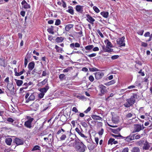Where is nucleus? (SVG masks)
<instances>
[{
    "instance_id": "obj_1",
    "label": "nucleus",
    "mask_w": 152,
    "mask_h": 152,
    "mask_svg": "<svg viewBox=\"0 0 152 152\" xmlns=\"http://www.w3.org/2000/svg\"><path fill=\"white\" fill-rule=\"evenodd\" d=\"M137 99L136 94H134L131 97L126 100L127 102L124 104V106L126 107H129L132 105L135 102V100Z\"/></svg>"
},
{
    "instance_id": "obj_2",
    "label": "nucleus",
    "mask_w": 152,
    "mask_h": 152,
    "mask_svg": "<svg viewBox=\"0 0 152 152\" xmlns=\"http://www.w3.org/2000/svg\"><path fill=\"white\" fill-rule=\"evenodd\" d=\"M75 141L76 142V144L77 143V142L78 143L76 146L77 150L79 152H84L86 149V146L82 142H79L78 140L75 139Z\"/></svg>"
},
{
    "instance_id": "obj_3",
    "label": "nucleus",
    "mask_w": 152,
    "mask_h": 152,
    "mask_svg": "<svg viewBox=\"0 0 152 152\" xmlns=\"http://www.w3.org/2000/svg\"><path fill=\"white\" fill-rule=\"evenodd\" d=\"M58 119L60 118V120L58 122L59 126L64 125L67 120L66 116L62 114V113H60L58 116Z\"/></svg>"
},
{
    "instance_id": "obj_4",
    "label": "nucleus",
    "mask_w": 152,
    "mask_h": 152,
    "mask_svg": "<svg viewBox=\"0 0 152 152\" xmlns=\"http://www.w3.org/2000/svg\"><path fill=\"white\" fill-rule=\"evenodd\" d=\"M27 120L24 123V126L28 129H31L32 127V122L34 120L33 118L30 116H27L26 117Z\"/></svg>"
},
{
    "instance_id": "obj_5",
    "label": "nucleus",
    "mask_w": 152,
    "mask_h": 152,
    "mask_svg": "<svg viewBox=\"0 0 152 152\" xmlns=\"http://www.w3.org/2000/svg\"><path fill=\"white\" fill-rule=\"evenodd\" d=\"M125 37L123 36L121 37L118 38L117 39V44L119 47H121L125 46Z\"/></svg>"
},
{
    "instance_id": "obj_6",
    "label": "nucleus",
    "mask_w": 152,
    "mask_h": 152,
    "mask_svg": "<svg viewBox=\"0 0 152 152\" xmlns=\"http://www.w3.org/2000/svg\"><path fill=\"white\" fill-rule=\"evenodd\" d=\"M135 135V134H131L129 135L126 137H124L121 135H119V137H121V138L124 139L126 142H128L134 140Z\"/></svg>"
},
{
    "instance_id": "obj_7",
    "label": "nucleus",
    "mask_w": 152,
    "mask_h": 152,
    "mask_svg": "<svg viewBox=\"0 0 152 152\" xmlns=\"http://www.w3.org/2000/svg\"><path fill=\"white\" fill-rule=\"evenodd\" d=\"M151 143L146 141L143 144L142 149L143 150H149V151H152V146L151 147Z\"/></svg>"
},
{
    "instance_id": "obj_8",
    "label": "nucleus",
    "mask_w": 152,
    "mask_h": 152,
    "mask_svg": "<svg viewBox=\"0 0 152 152\" xmlns=\"http://www.w3.org/2000/svg\"><path fill=\"white\" fill-rule=\"evenodd\" d=\"M143 125L141 124H134V132H138L140 130L143 129Z\"/></svg>"
},
{
    "instance_id": "obj_9",
    "label": "nucleus",
    "mask_w": 152,
    "mask_h": 152,
    "mask_svg": "<svg viewBox=\"0 0 152 152\" xmlns=\"http://www.w3.org/2000/svg\"><path fill=\"white\" fill-rule=\"evenodd\" d=\"M21 4L22 5L23 8L26 9H30L31 7V6L28 4L25 0H23L22 1Z\"/></svg>"
},
{
    "instance_id": "obj_10",
    "label": "nucleus",
    "mask_w": 152,
    "mask_h": 152,
    "mask_svg": "<svg viewBox=\"0 0 152 152\" xmlns=\"http://www.w3.org/2000/svg\"><path fill=\"white\" fill-rule=\"evenodd\" d=\"M95 78L98 80L101 79L104 75V73L102 71L97 72L95 73Z\"/></svg>"
},
{
    "instance_id": "obj_11",
    "label": "nucleus",
    "mask_w": 152,
    "mask_h": 152,
    "mask_svg": "<svg viewBox=\"0 0 152 152\" xmlns=\"http://www.w3.org/2000/svg\"><path fill=\"white\" fill-rule=\"evenodd\" d=\"M84 6L80 5H77L75 6V9L77 12L82 13L83 11Z\"/></svg>"
},
{
    "instance_id": "obj_12",
    "label": "nucleus",
    "mask_w": 152,
    "mask_h": 152,
    "mask_svg": "<svg viewBox=\"0 0 152 152\" xmlns=\"http://www.w3.org/2000/svg\"><path fill=\"white\" fill-rule=\"evenodd\" d=\"M86 16L87 18L86 20L91 24H94L95 20L89 14H87Z\"/></svg>"
},
{
    "instance_id": "obj_13",
    "label": "nucleus",
    "mask_w": 152,
    "mask_h": 152,
    "mask_svg": "<svg viewBox=\"0 0 152 152\" xmlns=\"http://www.w3.org/2000/svg\"><path fill=\"white\" fill-rule=\"evenodd\" d=\"M101 92V96L104 95L106 91V87L102 85H101L99 86Z\"/></svg>"
},
{
    "instance_id": "obj_14",
    "label": "nucleus",
    "mask_w": 152,
    "mask_h": 152,
    "mask_svg": "<svg viewBox=\"0 0 152 152\" xmlns=\"http://www.w3.org/2000/svg\"><path fill=\"white\" fill-rule=\"evenodd\" d=\"M80 46V44L77 42L73 43L70 45V47L74 50H77V49L75 48H79Z\"/></svg>"
},
{
    "instance_id": "obj_15",
    "label": "nucleus",
    "mask_w": 152,
    "mask_h": 152,
    "mask_svg": "<svg viewBox=\"0 0 152 152\" xmlns=\"http://www.w3.org/2000/svg\"><path fill=\"white\" fill-rule=\"evenodd\" d=\"M75 130L81 137L84 138L86 137L84 134L81 133V132L83 130L81 128L79 129L77 127L75 128Z\"/></svg>"
},
{
    "instance_id": "obj_16",
    "label": "nucleus",
    "mask_w": 152,
    "mask_h": 152,
    "mask_svg": "<svg viewBox=\"0 0 152 152\" xmlns=\"http://www.w3.org/2000/svg\"><path fill=\"white\" fill-rule=\"evenodd\" d=\"M14 142L17 145H22L23 143V140L18 138H16L14 140Z\"/></svg>"
},
{
    "instance_id": "obj_17",
    "label": "nucleus",
    "mask_w": 152,
    "mask_h": 152,
    "mask_svg": "<svg viewBox=\"0 0 152 152\" xmlns=\"http://www.w3.org/2000/svg\"><path fill=\"white\" fill-rule=\"evenodd\" d=\"M35 63L33 61L30 62L28 65V68L29 71L32 70L34 68L35 66Z\"/></svg>"
},
{
    "instance_id": "obj_18",
    "label": "nucleus",
    "mask_w": 152,
    "mask_h": 152,
    "mask_svg": "<svg viewBox=\"0 0 152 152\" xmlns=\"http://www.w3.org/2000/svg\"><path fill=\"white\" fill-rule=\"evenodd\" d=\"M49 89V87L48 86V84L47 83L45 87L40 88L39 91L45 94V93Z\"/></svg>"
},
{
    "instance_id": "obj_19",
    "label": "nucleus",
    "mask_w": 152,
    "mask_h": 152,
    "mask_svg": "<svg viewBox=\"0 0 152 152\" xmlns=\"http://www.w3.org/2000/svg\"><path fill=\"white\" fill-rule=\"evenodd\" d=\"M35 96L33 94H31L29 98L26 100V103L30 101H33L35 99Z\"/></svg>"
},
{
    "instance_id": "obj_20",
    "label": "nucleus",
    "mask_w": 152,
    "mask_h": 152,
    "mask_svg": "<svg viewBox=\"0 0 152 152\" xmlns=\"http://www.w3.org/2000/svg\"><path fill=\"white\" fill-rule=\"evenodd\" d=\"M6 65L5 58H0V66L5 67Z\"/></svg>"
},
{
    "instance_id": "obj_21",
    "label": "nucleus",
    "mask_w": 152,
    "mask_h": 152,
    "mask_svg": "<svg viewBox=\"0 0 152 152\" xmlns=\"http://www.w3.org/2000/svg\"><path fill=\"white\" fill-rule=\"evenodd\" d=\"M68 9L66 10V11L72 15H73L74 14V10L72 7L71 6H69L68 7Z\"/></svg>"
},
{
    "instance_id": "obj_22",
    "label": "nucleus",
    "mask_w": 152,
    "mask_h": 152,
    "mask_svg": "<svg viewBox=\"0 0 152 152\" xmlns=\"http://www.w3.org/2000/svg\"><path fill=\"white\" fill-rule=\"evenodd\" d=\"M91 117L95 120H100L101 121H102V118L98 115H93L91 116Z\"/></svg>"
},
{
    "instance_id": "obj_23",
    "label": "nucleus",
    "mask_w": 152,
    "mask_h": 152,
    "mask_svg": "<svg viewBox=\"0 0 152 152\" xmlns=\"http://www.w3.org/2000/svg\"><path fill=\"white\" fill-rule=\"evenodd\" d=\"M39 106L38 104H34L31 106V108L32 110L36 111L38 109Z\"/></svg>"
},
{
    "instance_id": "obj_24",
    "label": "nucleus",
    "mask_w": 152,
    "mask_h": 152,
    "mask_svg": "<svg viewBox=\"0 0 152 152\" xmlns=\"http://www.w3.org/2000/svg\"><path fill=\"white\" fill-rule=\"evenodd\" d=\"M48 79L47 78H46L42 81L39 82L38 83V85L39 86L44 85L48 83Z\"/></svg>"
},
{
    "instance_id": "obj_25",
    "label": "nucleus",
    "mask_w": 152,
    "mask_h": 152,
    "mask_svg": "<svg viewBox=\"0 0 152 152\" xmlns=\"http://www.w3.org/2000/svg\"><path fill=\"white\" fill-rule=\"evenodd\" d=\"M100 14L104 18H107L108 16L109 13L107 12L103 11L101 12Z\"/></svg>"
},
{
    "instance_id": "obj_26",
    "label": "nucleus",
    "mask_w": 152,
    "mask_h": 152,
    "mask_svg": "<svg viewBox=\"0 0 152 152\" xmlns=\"http://www.w3.org/2000/svg\"><path fill=\"white\" fill-rule=\"evenodd\" d=\"M104 42L105 43H106V46L110 48H112V43L111 42L109 41L107 39L104 41Z\"/></svg>"
},
{
    "instance_id": "obj_27",
    "label": "nucleus",
    "mask_w": 152,
    "mask_h": 152,
    "mask_svg": "<svg viewBox=\"0 0 152 152\" xmlns=\"http://www.w3.org/2000/svg\"><path fill=\"white\" fill-rule=\"evenodd\" d=\"M12 141V139L11 138H8L5 139V142L7 145H10Z\"/></svg>"
},
{
    "instance_id": "obj_28",
    "label": "nucleus",
    "mask_w": 152,
    "mask_h": 152,
    "mask_svg": "<svg viewBox=\"0 0 152 152\" xmlns=\"http://www.w3.org/2000/svg\"><path fill=\"white\" fill-rule=\"evenodd\" d=\"M73 25L72 24H68L65 27V30L66 31H68L69 30L73 27Z\"/></svg>"
},
{
    "instance_id": "obj_29",
    "label": "nucleus",
    "mask_w": 152,
    "mask_h": 152,
    "mask_svg": "<svg viewBox=\"0 0 152 152\" xmlns=\"http://www.w3.org/2000/svg\"><path fill=\"white\" fill-rule=\"evenodd\" d=\"M41 147L38 145H36L34 146L33 148L32 149L31 151H34L39 150L40 151Z\"/></svg>"
},
{
    "instance_id": "obj_30",
    "label": "nucleus",
    "mask_w": 152,
    "mask_h": 152,
    "mask_svg": "<svg viewBox=\"0 0 152 152\" xmlns=\"http://www.w3.org/2000/svg\"><path fill=\"white\" fill-rule=\"evenodd\" d=\"M115 80H113L104 83V84L106 86H110L114 84L115 83Z\"/></svg>"
},
{
    "instance_id": "obj_31",
    "label": "nucleus",
    "mask_w": 152,
    "mask_h": 152,
    "mask_svg": "<svg viewBox=\"0 0 152 152\" xmlns=\"http://www.w3.org/2000/svg\"><path fill=\"white\" fill-rule=\"evenodd\" d=\"M121 128H118L115 129H112V132L115 133V134H117L118 133L119 131L121 130Z\"/></svg>"
},
{
    "instance_id": "obj_32",
    "label": "nucleus",
    "mask_w": 152,
    "mask_h": 152,
    "mask_svg": "<svg viewBox=\"0 0 152 152\" xmlns=\"http://www.w3.org/2000/svg\"><path fill=\"white\" fill-rule=\"evenodd\" d=\"M53 27L52 26H51L50 27H49L48 28L47 30V31L50 33L53 34L54 32L53 31Z\"/></svg>"
},
{
    "instance_id": "obj_33",
    "label": "nucleus",
    "mask_w": 152,
    "mask_h": 152,
    "mask_svg": "<svg viewBox=\"0 0 152 152\" xmlns=\"http://www.w3.org/2000/svg\"><path fill=\"white\" fill-rule=\"evenodd\" d=\"M94 46L93 45H88L85 47V49L87 50L90 51L92 49Z\"/></svg>"
},
{
    "instance_id": "obj_34",
    "label": "nucleus",
    "mask_w": 152,
    "mask_h": 152,
    "mask_svg": "<svg viewBox=\"0 0 152 152\" xmlns=\"http://www.w3.org/2000/svg\"><path fill=\"white\" fill-rule=\"evenodd\" d=\"M16 84L17 86H20L23 83V81L22 80H15Z\"/></svg>"
},
{
    "instance_id": "obj_35",
    "label": "nucleus",
    "mask_w": 152,
    "mask_h": 152,
    "mask_svg": "<svg viewBox=\"0 0 152 152\" xmlns=\"http://www.w3.org/2000/svg\"><path fill=\"white\" fill-rule=\"evenodd\" d=\"M131 151L132 152H140V150L138 147H134L132 148Z\"/></svg>"
},
{
    "instance_id": "obj_36",
    "label": "nucleus",
    "mask_w": 152,
    "mask_h": 152,
    "mask_svg": "<svg viewBox=\"0 0 152 152\" xmlns=\"http://www.w3.org/2000/svg\"><path fill=\"white\" fill-rule=\"evenodd\" d=\"M72 67H69L65 69H64L63 70V72H67L69 71H70L71 70H72Z\"/></svg>"
},
{
    "instance_id": "obj_37",
    "label": "nucleus",
    "mask_w": 152,
    "mask_h": 152,
    "mask_svg": "<svg viewBox=\"0 0 152 152\" xmlns=\"http://www.w3.org/2000/svg\"><path fill=\"white\" fill-rule=\"evenodd\" d=\"M113 49H110V48L107 47L104 52H112Z\"/></svg>"
},
{
    "instance_id": "obj_38",
    "label": "nucleus",
    "mask_w": 152,
    "mask_h": 152,
    "mask_svg": "<svg viewBox=\"0 0 152 152\" xmlns=\"http://www.w3.org/2000/svg\"><path fill=\"white\" fill-rule=\"evenodd\" d=\"M93 9L96 13H98L100 12L99 9L96 6L93 7Z\"/></svg>"
},
{
    "instance_id": "obj_39",
    "label": "nucleus",
    "mask_w": 152,
    "mask_h": 152,
    "mask_svg": "<svg viewBox=\"0 0 152 152\" xmlns=\"http://www.w3.org/2000/svg\"><path fill=\"white\" fill-rule=\"evenodd\" d=\"M114 140V139L110 138L108 141V144H110L111 145L113 144V141Z\"/></svg>"
},
{
    "instance_id": "obj_40",
    "label": "nucleus",
    "mask_w": 152,
    "mask_h": 152,
    "mask_svg": "<svg viewBox=\"0 0 152 152\" xmlns=\"http://www.w3.org/2000/svg\"><path fill=\"white\" fill-rule=\"evenodd\" d=\"M66 138V136L65 134H62L61 137H60V140L61 141H62L64 140Z\"/></svg>"
},
{
    "instance_id": "obj_41",
    "label": "nucleus",
    "mask_w": 152,
    "mask_h": 152,
    "mask_svg": "<svg viewBox=\"0 0 152 152\" xmlns=\"http://www.w3.org/2000/svg\"><path fill=\"white\" fill-rule=\"evenodd\" d=\"M81 124L84 128H87L88 126V125H87V124L84 122H82L81 123Z\"/></svg>"
},
{
    "instance_id": "obj_42",
    "label": "nucleus",
    "mask_w": 152,
    "mask_h": 152,
    "mask_svg": "<svg viewBox=\"0 0 152 152\" xmlns=\"http://www.w3.org/2000/svg\"><path fill=\"white\" fill-rule=\"evenodd\" d=\"M74 53H81V54H83V53L81 52V51H73L70 54H69V53H67V54L69 55V54H74Z\"/></svg>"
},
{
    "instance_id": "obj_43",
    "label": "nucleus",
    "mask_w": 152,
    "mask_h": 152,
    "mask_svg": "<svg viewBox=\"0 0 152 152\" xmlns=\"http://www.w3.org/2000/svg\"><path fill=\"white\" fill-rule=\"evenodd\" d=\"M7 121L13 123L14 121V120L11 118L9 117L7 119Z\"/></svg>"
},
{
    "instance_id": "obj_44",
    "label": "nucleus",
    "mask_w": 152,
    "mask_h": 152,
    "mask_svg": "<svg viewBox=\"0 0 152 152\" xmlns=\"http://www.w3.org/2000/svg\"><path fill=\"white\" fill-rule=\"evenodd\" d=\"M28 63V58L25 57L24 58V66L26 67Z\"/></svg>"
},
{
    "instance_id": "obj_45",
    "label": "nucleus",
    "mask_w": 152,
    "mask_h": 152,
    "mask_svg": "<svg viewBox=\"0 0 152 152\" xmlns=\"http://www.w3.org/2000/svg\"><path fill=\"white\" fill-rule=\"evenodd\" d=\"M45 94L41 92L38 94V97L42 99L43 97Z\"/></svg>"
},
{
    "instance_id": "obj_46",
    "label": "nucleus",
    "mask_w": 152,
    "mask_h": 152,
    "mask_svg": "<svg viewBox=\"0 0 152 152\" xmlns=\"http://www.w3.org/2000/svg\"><path fill=\"white\" fill-rule=\"evenodd\" d=\"M104 132V130L102 128L101 130L99 131L98 134L100 136H101L103 134Z\"/></svg>"
},
{
    "instance_id": "obj_47",
    "label": "nucleus",
    "mask_w": 152,
    "mask_h": 152,
    "mask_svg": "<svg viewBox=\"0 0 152 152\" xmlns=\"http://www.w3.org/2000/svg\"><path fill=\"white\" fill-rule=\"evenodd\" d=\"M89 70L92 72H96L98 71V69L96 68H90Z\"/></svg>"
},
{
    "instance_id": "obj_48",
    "label": "nucleus",
    "mask_w": 152,
    "mask_h": 152,
    "mask_svg": "<svg viewBox=\"0 0 152 152\" xmlns=\"http://www.w3.org/2000/svg\"><path fill=\"white\" fill-rule=\"evenodd\" d=\"M142 134H141V135L137 134L134 137V139L136 140L140 138L141 137H142Z\"/></svg>"
},
{
    "instance_id": "obj_49",
    "label": "nucleus",
    "mask_w": 152,
    "mask_h": 152,
    "mask_svg": "<svg viewBox=\"0 0 152 152\" xmlns=\"http://www.w3.org/2000/svg\"><path fill=\"white\" fill-rule=\"evenodd\" d=\"M64 40V38L62 37H58V42H62Z\"/></svg>"
},
{
    "instance_id": "obj_50",
    "label": "nucleus",
    "mask_w": 152,
    "mask_h": 152,
    "mask_svg": "<svg viewBox=\"0 0 152 152\" xmlns=\"http://www.w3.org/2000/svg\"><path fill=\"white\" fill-rule=\"evenodd\" d=\"M97 31L98 34L100 35V36L102 38L104 37V35H103L102 34L101 32L99 30H97Z\"/></svg>"
},
{
    "instance_id": "obj_51",
    "label": "nucleus",
    "mask_w": 152,
    "mask_h": 152,
    "mask_svg": "<svg viewBox=\"0 0 152 152\" xmlns=\"http://www.w3.org/2000/svg\"><path fill=\"white\" fill-rule=\"evenodd\" d=\"M119 57V56L118 55H114L112 56L111 57V58L112 60H115L117 59Z\"/></svg>"
},
{
    "instance_id": "obj_52",
    "label": "nucleus",
    "mask_w": 152,
    "mask_h": 152,
    "mask_svg": "<svg viewBox=\"0 0 152 152\" xmlns=\"http://www.w3.org/2000/svg\"><path fill=\"white\" fill-rule=\"evenodd\" d=\"M65 76V75L64 74H61L59 75V77L61 80H63Z\"/></svg>"
},
{
    "instance_id": "obj_53",
    "label": "nucleus",
    "mask_w": 152,
    "mask_h": 152,
    "mask_svg": "<svg viewBox=\"0 0 152 152\" xmlns=\"http://www.w3.org/2000/svg\"><path fill=\"white\" fill-rule=\"evenodd\" d=\"M62 6L63 7L65 8L66 7V4L65 2H64L63 0H62Z\"/></svg>"
},
{
    "instance_id": "obj_54",
    "label": "nucleus",
    "mask_w": 152,
    "mask_h": 152,
    "mask_svg": "<svg viewBox=\"0 0 152 152\" xmlns=\"http://www.w3.org/2000/svg\"><path fill=\"white\" fill-rule=\"evenodd\" d=\"M63 52V49L58 46V52L62 53Z\"/></svg>"
},
{
    "instance_id": "obj_55",
    "label": "nucleus",
    "mask_w": 152,
    "mask_h": 152,
    "mask_svg": "<svg viewBox=\"0 0 152 152\" xmlns=\"http://www.w3.org/2000/svg\"><path fill=\"white\" fill-rule=\"evenodd\" d=\"M89 80L90 81L92 82L94 81V78L92 75H90L89 77Z\"/></svg>"
},
{
    "instance_id": "obj_56",
    "label": "nucleus",
    "mask_w": 152,
    "mask_h": 152,
    "mask_svg": "<svg viewBox=\"0 0 152 152\" xmlns=\"http://www.w3.org/2000/svg\"><path fill=\"white\" fill-rule=\"evenodd\" d=\"M133 116H134V115L132 114V113H128L126 115V117L128 118H130Z\"/></svg>"
},
{
    "instance_id": "obj_57",
    "label": "nucleus",
    "mask_w": 152,
    "mask_h": 152,
    "mask_svg": "<svg viewBox=\"0 0 152 152\" xmlns=\"http://www.w3.org/2000/svg\"><path fill=\"white\" fill-rule=\"evenodd\" d=\"M144 30H141L138 31L137 33V34L140 35H142L143 34V33L144 32Z\"/></svg>"
},
{
    "instance_id": "obj_58",
    "label": "nucleus",
    "mask_w": 152,
    "mask_h": 152,
    "mask_svg": "<svg viewBox=\"0 0 152 152\" xmlns=\"http://www.w3.org/2000/svg\"><path fill=\"white\" fill-rule=\"evenodd\" d=\"M96 53H93L91 54L88 55V56L90 58H91V57H93L95 56H96Z\"/></svg>"
},
{
    "instance_id": "obj_59",
    "label": "nucleus",
    "mask_w": 152,
    "mask_h": 152,
    "mask_svg": "<svg viewBox=\"0 0 152 152\" xmlns=\"http://www.w3.org/2000/svg\"><path fill=\"white\" fill-rule=\"evenodd\" d=\"M148 45V44L145 42H142L141 46L144 47H146Z\"/></svg>"
},
{
    "instance_id": "obj_60",
    "label": "nucleus",
    "mask_w": 152,
    "mask_h": 152,
    "mask_svg": "<svg viewBox=\"0 0 152 152\" xmlns=\"http://www.w3.org/2000/svg\"><path fill=\"white\" fill-rule=\"evenodd\" d=\"M91 107H88L87 109L84 111V113H87L88 112L90 111L91 110Z\"/></svg>"
},
{
    "instance_id": "obj_61",
    "label": "nucleus",
    "mask_w": 152,
    "mask_h": 152,
    "mask_svg": "<svg viewBox=\"0 0 152 152\" xmlns=\"http://www.w3.org/2000/svg\"><path fill=\"white\" fill-rule=\"evenodd\" d=\"M102 50H101L102 52H104L105 48H107V46L106 47L104 45H101Z\"/></svg>"
},
{
    "instance_id": "obj_62",
    "label": "nucleus",
    "mask_w": 152,
    "mask_h": 152,
    "mask_svg": "<svg viewBox=\"0 0 152 152\" xmlns=\"http://www.w3.org/2000/svg\"><path fill=\"white\" fill-rule=\"evenodd\" d=\"M72 111L74 112L75 113L78 112V110L75 107H74L73 108Z\"/></svg>"
},
{
    "instance_id": "obj_63",
    "label": "nucleus",
    "mask_w": 152,
    "mask_h": 152,
    "mask_svg": "<svg viewBox=\"0 0 152 152\" xmlns=\"http://www.w3.org/2000/svg\"><path fill=\"white\" fill-rule=\"evenodd\" d=\"M25 12L24 11H22L20 12V14L23 17H24L25 15Z\"/></svg>"
},
{
    "instance_id": "obj_64",
    "label": "nucleus",
    "mask_w": 152,
    "mask_h": 152,
    "mask_svg": "<svg viewBox=\"0 0 152 152\" xmlns=\"http://www.w3.org/2000/svg\"><path fill=\"white\" fill-rule=\"evenodd\" d=\"M144 142V140H140L137 143L139 145H141Z\"/></svg>"
}]
</instances>
